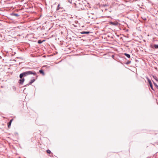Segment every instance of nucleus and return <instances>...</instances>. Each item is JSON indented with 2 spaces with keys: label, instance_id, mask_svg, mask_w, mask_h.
Wrapping results in <instances>:
<instances>
[{
  "label": "nucleus",
  "instance_id": "obj_2",
  "mask_svg": "<svg viewBox=\"0 0 158 158\" xmlns=\"http://www.w3.org/2000/svg\"><path fill=\"white\" fill-rule=\"evenodd\" d=\"M147 80L148 81V82L149 83V84L150 85V86L151 88L153 90H154L153 89L152 85V83L151 82V80H150V79L149 78H147Z\"/></svg>",
  "mask_w": 158,
  "mask_h": 158
},
{
  "label": "nucleus",
  "instance_id": "obj_8",
  "mask_svg": "<svg viewBox=\"0 0 158 158\" xmlns=\"http://www.w3.org/2000/svg\"><path fill=\"white\" fill-rule=\"evenodd\" d=\"M11 15L12 16H15L17 17H18L19 15L18 14L12 13L11 14Z\"/></svg>",
  "mask_w": 158,
  "mask_h": 158
},
{
  "label": "nucleus",
  "instance_id": "obj_15",
  "mask_svg": "<svg viewBox=\"0 0 158 158\" xmlns=\"http://www.w3.org/2000/svg\"><path fill=\"white\" fill-rule=\"evenodd\" d=\"M154 84L155 86L156 87V88H158V85H157V84L155 82H154Z\"/></svg>",
  "mask_w": 158,
  "mask_h": 158
},
{
  "label": "nucleus",
  "instance_id": "obj_4",
  "mask_svg": "<svg viewBox=\"0 0 158 158\" xmlns=\"http://www.w3.org/2000/svg\"><path fill=\"white\" fill-rule=\"evenodd\" d=\"M110 25H114V26H117L118 24V23L117 22H110Z\"/></svg>",
  "mask_w": 158,
  "mask_h": 158
},
{
  "label": "nucleus",
  "instance_id": "obj_18",
  "mask_svg": "<svg viewBox=\"0 0 158 158\" xmlns=\"http://www.w3.org/2000/svg\"><path fill=\"white\" fill-rule=\"evenodd\" d=\"M31 85V84H29V83L28 84H26V85H24V86H25V87H26V86H28L29 85Z\"/></svg>",
  "mask_w": 158,
  "mask_h": 158
},
{
  "label": "nucleus",
  "instance_id": "obj_3",
  "mask_svg": "<svg viewBox=\"0 0 158 158\" xmlns=\"http://www.w3.org/2000/svg\"><path fill=\"white\" fill-rule=\"evenodd\" d=\"M25 81V79L23 78H20V79L19 80V81L18 82L21 85H23V83Z\"/></svg>",
  "mask_w": 158,
  "mask_h": 158
},
{
  "label": "nucleus",
  "instance_id": "obj_16",
  "mask_svg": "<svg viewBox=\"0 0 158 158\" xmlns=\"http://www.w3.org/2000/svg\"><path fill=\"white\" fill-rule=\"evenodd\" d=\"M131 63V61H128L126 63V64H130Z\"/></svg>",
  "mask_w": 158,
  "mask_h": 158
},
{
  "label": "nucleus",
  "instance_id": "obj_1",
  "mask_svg": "<svg viewBox=\"0 0 158 158\" xmlns=\"http://www.w3.org/2000/svg\"><path fill=\"white\" fill-rule=\"evenodd\" d=\"M31 74H33L35 75L36 77V79L37 78V76L36 74V73L34 71H29L24 72L20 74L19 78H23V77H26Z\"/></svg>",
  "mask_w": 158,
  "mask_h": 158
},
{
  "label": "nucleus",
  "instance_id": "obj_11",
  "mask_svg": "<svg viewBox=\"0 0 158 158\" xmlns=\"http://www.w3.org/2000/svg\"><path fill=\"white\" fill-rule=\"evenodd\" d=\"M39 72H40V73H41V74H43V75H44V71H43V70H42V69H41V70H40L39 71Z\"/></svg>",
  "mask_w": 158,
  "mask_h": 158
},
{
  "label": "nucleus",
  "instance_id": "obj_7",
  "mask_svg": "<svg viewBox=\"0 0 158 158\" xmlns=\"http://www.w3.org/2000/svg\"><path fill=\"white\" fill-rule=\"evenodd\" d=\"M89 31H82L80 32V33L81 34H88L90 33Z\"/></svg>",
  "mask_w": 158,
  "mask_h": 158
},
{
  "label": "nucleus",
  "instance_id": "obj_13",
  "mask_svg": "<svg viewBox=\"0 0 158 158\" xmlns=\"http://www.w3.org/2000/svg\"><path fill=\"white\" fill-rule=\"evenodd\" d=\"M153 77L157 81H158V80H157V77L156 76H153Z\"/></svg>",
  "mask_w": 158,
  "mask_h": 158
},
{
  "label": "nucleus",
  "instance_id": "obj_17",
  "mask_svg": "<svg viewBox=\"0 0 158 158\" xmlns=\"http://www.w3.org/2000/svg\"><path fill=\"white\" fill-rule=\"evenodd\" d=\"M39 44H41L42 43V41L40 40H39L38 42Z\"/></svg>",
  "mask_w": 158,
  "mask_h": 158
},
{
  "label": "nucleus",
  "instance_id": "obj_5",
  "mask_svg": "<svg viewBox=\"0 0 158 158\" xmlns=\"http://www.w3.org/2000/svg\"><path fill=\"white\" fill-rule=\"evenodd\" d=\"M35 80L36 79L35 78H33L29 82V84H30L31 85V84L35 81Z\"/></svg>",
  "mask_w": 158,
  "mask_h": 158
},
{
  "label": "nucleus",
  "instance_id": "obj_6",
  "mask_svg": "<svg viewBox=\"0 0 158 158\" xmlns=\"http://www.w3.org/2000/svg\"><path fill=\"white\" fill-rule=\"evenodd\" d=\"M13 120V119H11L10 120L9 122L8 123V128H10V126Z\"/></svg>",
  "mask_w": 158,
  "mask_h": 158
},
{
  "label": "nucleus",
  "instance_id": "obj_19",
  "mask_svg": "<svg viewBox=\"0 0 158 158\" xmlns=\"http://www.w3.org/2000/svg\"><path fill=\"white\" fill-rule=\"evenodd\" d=\"M70 3H72L71 1H69Z\"/></svg>",
  "mask_w": 158,
  "mask_h": 158
},
{
  "label": "nucleus",
  "instance_id": "obj_20",
  "mask_svg": "<svg viewBox=\"0 0 158 158\" xmlns=\"http://www.w3.org/2000/svg\"><path fill=\"white\" fill-rule=\"evenodd\" d=\"M112 57H114V56H113V55H112Z\"/></svg>",
  "mask_w": 158,
  "mask_h": 158
},
{
  "label": "nucleus",
  "instance_id": "obj_9",
  "mask_svg": "<svg viewBox=\"0 0 158 158\" xmlns=\"http://www.w3.org/2000/svg\"><path fill=\"white\" fill-rule=\"evenodd\" d=\"M62 8L60 6V4H59L57 6V8L56 9V10H59L60 9H62Z\"/></svg>",
  "mask_w": 158,
  "mask_h": 158
},
{
  "label": "nucleus",
  "instance_id": "obj_10",
  "mask_svg": "<svg viewBox=\"0 0 158 158\" xmlns=\"http://www.w3.org/2000/svg\"><path fill=\"white\" fill-rule=\"evenodd\" d=\"M124 55L128 58H130V56L129 54H127V53H125Z\"/></svg>",
  "mask_w": 158,
  "mask_h": 158
},
{
  "label": "nucleus",
  "instance_id": "obj_12",
  "mask_svg": "<svg viewBox=\"0 0 158 158\" xmlns=\"http://www.w3.org/2000/svg\"><path fill=\"white\" fill-rule=\"evenodd\" d=\"M154 48L156 49H158V45L157 44H154Z\"/></svg>",
  "mask_w": 158,
  "mask_h": 158
},
{
  "label": "nucleus",
  "instance_id": "obj_14",
  "mask_svg": "<svg viewBox=\"0 0 158 158\" xmlns=\"http://www.w3.org/2000/svg\"><path fill=\"white\" fill-rule=\"evenodd\" d=\"M47 153L48 154H50L51 153V151L49 150H47L46 151Z\"/></svg>",
  "mask_w": 158,
  "mask_h": 158
}]
</instances>
